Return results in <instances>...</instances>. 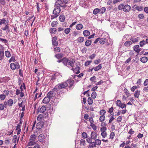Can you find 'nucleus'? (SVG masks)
Listing matches in <instances>:
<instances>
[{
	"label": "nucleus",
	"instance_id": "1",
	"mask_svg": "<svg viewBox=\"0 0 148 148\" xmlns=\"http://www.w3.org/2000/svg\"><path fill=\"white\" fill-rule=\"evenodd\" d=\"M68 86L67 82H66L59 83L53 89V90L55 92H57L58 94L60 93L61 90H60L61 89L67 87Z\"/></svg>",
	"mask_w": 148,
	"mask_h": 148
},
{
	"label": "nucleus",
	"instance_id": "2",
	"mask_svg": "<svg viewBox=\"0 0 148 148\" xmlns=\"http://www.w3.org/2000/svg\"><path fill=\"white\" fill-rule=\"evenodd\" d=\"M75 60L74 59L71 60H69L66 58L64 62V65L66 66H70L71 67L74 66V64L75 63Z\"/></svg>",
	"mask_w": 148,
	"mask_h": 148
},
{
	"label": "nucleus",
	"instance_id": "3",
	"mask_svg": "<svg viewBox=\"0 0 148 148\" xmlns=\"http://www.w3.org/2000/svg\"><path fill=\"white\" fill-rule=\"evenodd\" d=\"M97 134L94 132H91L90 134V137H88L86 139V141L88 143H91L92 139L95 140L97 137Z\"/></svg>",
	"mask_w": 148,
	"mask_h": 148
},
{
	"label": "nucleus",
	"instance_id": "4",
	"mask_svg": "<svg viewBox=\"0 0 148 148\" xmlns=\"http://www.w3.org/2000/svg\"><path fill=\"white\" fill-rule=\"evenodd\" d=\"M66 5H65L63 1L61 0H57L56 1L55 3V7H62L65 8L66 7Z\"/></svg>",
	"mask_w": 148,
	"mask_h": 148
},
{
	"label": "nucleus",
	"instance_id": "5",
	"mask_svg": "<svg viewBox=\"0 0 148 148\" xmlns=\"http://www.w3.org/2000/svg\"><path fill=\"white\" fill-rule=\"evenodd\" d=\"M53 11V14L55 15L58 16V14L61 11V9L60 7H55Z\"/></svg>",
	"mask_w": 148,
	"mask_h": 148
},
{
	"label": "nucleus",
	"instance_id": "6",
	"mask_svg": "<svg viewBox=\"0 0 148 148\" xmlns=\"http://www.w3.org/2000/svg\"><path fill=\"white\" fill-rule=\"evenodd\" d=\"M57 38L55 36L52 38V42L53 46H57L58 45V42L56 41Z\"/></svg>",
	"mask_w": 148,
	"mask_h": 148
},
{
	"label": "nucleus",
	"instance_id": "7",
	"mask_svg": "<svg viewBox=\"0 0 148 148\" xmlns=\"http://www.w3.org/2000/svg\"><path fill=\"white\" fill-rule=\"evenodd\" d=\"M53 90V91H50L49 92L47 95V96L50 99L52 98V97H53L55 95V93L54 92V91Z\"/></svg>",
	"mask_w": 148,
	"mask_h": 148
},
{
	"label": "nucleus",
	"instance_id": "8",
	"mask_svg": "<svg viewBox=\"0 0 148 148\" xmlns=\"http://www.w3.org/2000/svg\"><path fill=\"white\" fill-rule=\"evenodd\" d=\"M44 126V123L42 122H40L38 123L36 125V128L37 129H41Z\"/></svg>",
	"mask_w": 148,
	"mask_h": 148
},
{
	"label": "nucleus",
	"instance_id": "9",
	"mask_svg": "<svg viewBox=\"0 0 148 148\" xmlns=\"http://www.w3.org/2000/svg\"><path fill=\"white\" fill-rule=\"evenodd\" d=\"M45 136L43 134H41L39 135L38 137V140L40 142H43L45 139Z\"/></svg>",
	"mask_w": 148,
	"mask_h": 148
},
{
	"label": "nucleus",
	"instance_id": "10",
	"mask_svg": "<svg viewBox=\"0 0 148 148\" xmlns=\"http://www.w3.org/2000/svg\"><path fill=\"white\" fill-rule=\"evenodd\" d=\"M131 7L130 5H124V7L123 9V11L125 12H128L130 10Z\"/></svg>",
	"mask_w": 148,
	"mask_h": 148
},
{
	"label": "nucleus",
	"instance_id": "11",
	"mask_svg": "<svg viewBox=\"0 0 148 148\" xmlns=\"http://www.w3.org/2000/svg\"><path fill=\"white\" fill-rule=\"evenodd\" d=\"M134 50L136 52L138 53L141 50V49L140 48L139 46L138 45H136L134 47Z\"/></svg>",
	"mask_w": 148,
	"mask_h": 148
},
{
	"label": "nucleus",
	"instance_id": "12",
	"mask_svg": "<svg viewBox=\"0 0 148 148\" xmlns=\"http://www.w3.org/2000/svg\"><path fill=\"white\" fill-rule=\"evenodd\" d=\"M132 44V41H126L124 43V45L127 47H129Z\"/></svg>",
	"mask_w": 148,
	"mask_h": 148
},
{
	"label": "nucleus",
	"instance_id": "13",
	"mask_svg": "<svg viewBox=\"0 0 148 148\" xmlns=\"http://www.w3.org/2000/svg\"><path fill=\"white\" fill-rule=\"evenodd\" d=\"M36 137L37 134H36V133H35V134H32L30 136L29 140L35 141Z\"/></svg>",
	"mask_w": 148,
	"mask_h": 148
},
{
	"label": "nucleus",
	"instance_id": "14",
	"mask_svg": "<svg viewBox=\"0 0 148 148\" xmlns=\"http://www.w3.org/2000/svg\"><path fill=\"white\" fill-rule=\"evenodd\" d=\"M90 143L89 145V147L88 148H92L93 147H95L96 146V144L95 142H92V140H91V143Z\"/></svg>",
	"mask_w": 148,
	"mask_h": 148
},
{
	"label": "nucleus",
	"instance_id": "15",
	"mask_svg": "<svg viewBox=\"0 0 148 148\" xmlns=\"http://www.w3.org/2000/svg\"><path fill=\"white\" fill-rule=\"evenodd\" d=\"M148 58L146 57H143L141 58L140 59V61L143 63L146 62L148 60Z\"/></svg>",
	"mask_w": 148,
	"mask_h": 148
},
{
	"label": "nucleus",
	"instance_id": "16",
	"mask_svg": "<svg viewBox=\"0 0 148 148\" xmlns=\"http://www.w3.org/2000/svg\"><path fill=\"white\" fill-rule=\"evenodd\" d=\"M50 99L48 97V96L45 97L42 100V102L44 103H47L49 102Z\"/></svg>",
	"mask_w": 148,
	"mask_h": 148
},
{
	"label": "nucleus",
	"instance_id": "17",
	"mask_svg": "<svg viewBox=\"0 0 148 148\" xmlns=\"http://www.w3.org/2000/svg\"><path fill=\"white\" fill-rule=\"evenodd\" d=\"M80 69V67H79L77 65V66L75 68V73L76 74H79L80 72L79 71Z\"/></svg>",
	"mask_w": 148,
	"mask_h": 148
},
{
	"label": "nucleus",
	"instance_id": "18",
	"mask_svg": "<svg viewBox=\"0 0 148 148\" xmlns=\"http://www.w3.org/2000/svg\"><path fill=\"white\" fill-rule=\"evenodd\" d=\"M5 26L4 27L1 28L2 29L3 31L9 30L10 29V26L8 24V23L6 24H5Z\"/></svg>",
	"mask_w": 148,
	"mask_h": 148
},
{
	"label": "nucleus",
	"instance_id": "19",
	"mask_svg": "<svg viewBox=\"0 0 148 148\" xmlns=\"http://www.w3.org/2000/svg\"><path fill=\"white\" fill-rule=\"evenodd\" d=\"M106 41V39L105 38H100L99 42L101 44H104Z\"/></svg>",
	"mask_w": 148,
	"mask_h": 148
},
{
	"label": "nucleus",
	"instance_id": "20",
	"mask_svg": "<svg viewBox=\"0 0 148 148\" xmlns=\"http://www.w3.org/2000/svg\"><path fill=\"white\" fill-rule=\"evenodd\" d=\"M4 52L3 50L0 51V60H2L4 58Z\"/></svg>",
	"mask_w": 148,
	"mask_h": 148
},
{
	"label": "nucleus",
	"instance_id": "21",
	"mask_svg": "<svg viewBox=\"0 0 148 148\" xmlns=\"http://www.w3.org/2000/svg\"><path fill=\"white\" fill-rule=\"evenodd\" d=\"M66 82H67L68 85L69 84V87L70 88L73 86L74 83L73 81H71L70 80H67L66 81Z\"/></svg>",
	"mask_w": 148,
	"mask_h": 148
},
{
	"label": "nucleus",
	"instance_id": "22",
	"mask_svg": "<svg viewBox=\"0 0 148 148\" xmlns=\"http://www.w3.org/2000/svg\"><path fill=\"white\" fill-rule=\"evenodd\" d=\"M83 27V26L81 24H77L76 26V29L78 30H80L82 29Z\"/></svg>",
	"mask_w": 148,
	"mask_h": 148
},
{
	"label": "nucleus",
	"instance_id": "23",
	"mask_svg": "<svg viewBox=\"0 0 148 148\" xmlns=\"http://www.w3.org/2000/svg\"><path fill=\"white\" fill-rule=\"evenodd\" d=\"M83 34L85 36H88L90 35V33L87 30H85L83 32Z\"/></svg>",
	"mask_w": 148,
	"mask_h": 148
},
{
	"label": "nucleus",
	"instance_id": "24",
	"mask_svg": "<svg viewBox=\"0 0 148 148\" xmlns=\"http://www.w3.org/2000/svg\"><path fill=\"white\" fill-rule=\"evenodd\" d=\"M63 56L64 55L62 53L58 54L55 55V57L58 59L62 58Z\"/></svg>",
	"mask_w": 148,
	"mask_h": 148
},
{
	"label": "nucleus",
	"instance_id": "25",
	"mask_svg": "<svg viewBox=\"0 0 148 148\" xmlns=\"http://www.w3.org/2000/svg\"><path fill=\"white\" fill-rule=\"evenodd\" d=\"M100 11V9L99 8H95L93 11V13L95 15L98 14Z\"/></svg>",
	"mask_w": 148,
	"mask_h": 148
},
{
	"label": "nucleus",
	"instance_id": "26",
	"mask_svg": "<svg viewBox=\"0 0 148 148\" xmlns=\"http://www.w3.org/2000/svg\"><path fill=\"white\" fill-rule=\"evenodd\" d=\"M65 20V17L64 15H60L59 16V20L60 21L64 22Z\"/></svg>",
	"mask_w": 148,
	"mask_h": 148
},
{
	"label": "nucleus",
	"instance_id": "27",
	"mask_svg": "<svg viewBox=\"0 0 148 148\" xmlns=\"http://www.w3.org/2000/svg\"><path fill=\"white\" fill-rule=\"evenodd\" d=\"M91 43L92 41L91 40H87L85 42V45L86 46H88L91 44Z\"/></svg>",
	"mask_w": 148,
	"mask_h": 148
},
{
	"label": "nucleus",
	"instance_id": "28",
	"mask_svg": "<svg viewBox=\"0 0 148 148\" xmlns=\"http://www.w3.org/2000/svg\"><path fill=\"white\" fill-rule=\"evenodd\" d=\"M10 67L13 70H14L16 69V64L14 63H11L10 64Z\"/></svg>",
	"mask_w": 148,
	"mask_h": 148
},
{
	"label": "nucleus",
	"instance_id": "29",
	"mask_svg": "<svg viewBox=\"0 0 148 148\" xmlns=\"http://www.w3.org/2000/svg\"><path fill=\"white\" fill-rule=\"evenodd\" d=\"M49 32L52 34H55L56 32V29L55 28H51L49 29Z\"/></svg>",
	"mask_w": 148,
	"mask_h": 148
},
{
	"label": "nucleus",
	"instance_id": "30",
	"mask_svg": "<svg viewBox=\"0 0 148 148\" xmlns=\"http://www.w3.org/2000/svg\"><path fill=\"white\" fill-rule=\"evenodd\" d=\"M8 105L10 106H11L13 104V101L12 99H10L8 101Z\"/></svg>",
	"mask_w": 148,
	"mask_h": 148
},
{
	"label": "nucleus",
	"instance_id": "31",
	"mask_svg": "<svg viewBox=\"0 0 148 148\" xmlns=\"http://www.w3.org/2000/svg\"><path fill=\"white\" fill-rule=\"evenodd\" d=\"M102 67L101 64H99L94 68V70L96 71L101 69Z\"/></svg>",
	"mask_w": 148,
	"mask_h": 148
},
{
	"label": "nucleus",
	"instance_id": "32",
	"mask_svg": "<svg viewBox=\"0 0 148 148\" xmlns=\"http://www.w3.org/2000/svg\"><path fill=\"white\" fill-rule=\"evenodd\" d=\"M88 102L90 105H91L93 103V100L90 97H88Z\"/></svg>",
	"mask_w": 148,
	"mask_h": 148
},
{
	"label": "nucleus",
	"instance_id": "33",
	"mask_svg": "<svg viewBox=\"0 0 148 148\" xmlns=\"http://www.w3.org/2000/svg\"><path fill=\"white\" fill-rule=\"evenodd\" d=\"M46 110V107L45 106H42V107L40 108V113H43Z\"/></svg>",
	"mask_w": 148,
	"mask_h": 148
},
{
	"label": "nucleus",
	"instance_id": "34",
	"mask_svg": "<svg viewBox=\"0 0 148 148\" xmlns=\"http://www.w3.org/2000/svg\"><path fill=\"white\" fill-rule=\"evenodd\" d=\"M140 91L139 90H137L136 91L134 94V96L135 97L138 98L140 95Z\"/></svg>",
	"mask_w": 148,
	"mask_h": 148
},
{
	"label": "nucleus",
	"instance_id": "35",
	"mask_svg": "<svg viewBox=\"0 0 148 148\" xmlns=\"http://www.w3.org/2000/svg\"><path fill=\"white\" fill-rule=\"evenodd\" d=\"M84 38L82 37H79L77 39V40L79 42L81 43L84 40Z\"/></svg>",
	"mask_w": 148,
	"mask_h": 148
},
{
	"label": "nucleus",
	"instance_id": "36",
	"mask_svg": "<svg viewBox=\"0 0 148 148\" xmlns=\"http://www.w3.org/2000/svg\"><path fill=\"white\" fill-rule=\"evenodd\" d=\"M5 56L7 58H9L11 56V55L9 51H5Z\"/></svg>",
	"mask_w": 148,
	"mask_h": 148
},
{
	"label": "nucleus",
	"instance_id": "37",
	"mask_svg": "<svg viewBox=\"0 0 148 148\" xmlns=\"http://www.w3.org/2000/svg\"><path fill=\"white\" fill-rule=\"evenodd\" d=\"M82 136L84 139H85L86 138H88V135L85 132H83L82 134Z\"/></svg>",
	"mask_w": 148,
	"mask_h": 148
},
{
	"label": "nucleus",
	"instance_id": "38",
	"mask_svg": "<svg viewBox=\"0 0 148 148\" xmlns=\"http://www.w3.org/2000/svg\"><path fill=\"white\" fill-rule=\"evenodd\" d=\"M139 44L140 47H142L144 45L146 44V43L145 42V41L143 40L142 41L140 42Z\"/></svg>",
	"mask_w": 148,
	"mask_h": 148
},
{
	"label": "nucleus",
	"instance_id": "39",
	"mask_svg": "<svg viewBox=\"0 0 148 148\" xmlns=\"http://www.w3.org/2000/svg\"><path fill=\"white\" fill-rule=\"evenodd\" d=\"M36 143L34 141L29 140V142L28 143V145L29 146H32L35 145Z\"/></svg>",
	"mask_w": 148,
	"mask_h": 148
},
{
	"label": "nucleus",
	"instance_id": "40",
	"mask_svg": "<svg viewBox=\"0 0 148 148\" xmlns=\"http://www.w3.org/2000/svg\"><path fill=\"white\" fill-rule=\"evenodd\" d=\"M71 29L70 28H68L65 29L64 30V33L66 34H69L70 32Z\"/></svg>",
	"mask_w": 148,
	"mask_h": 148
},
{
	"label": "nucleus",
	"instance_id": "41",
	"mask_svg": "<svg viewBox=\"0 0 148 148\" xmlns=\"http://www.w3.org/2000/svg\"><path fill=\"white\" fill-rule=\"evenodd\" d=\"M58 23L56 21L52 22L51 23V25L53 27H56Z\"/></svg>",
	"mask_w": 148,
	"mask_h": 148
},
{
	"label": "nucleus",
	"instance_id": "42",
	"mask_svg": "<svg viewBox=\"0 0 148 148\" xmlns=\"http://www.w3.org/2000/svg\"><path fill=\"white\" fill-rule=\"evenodd\" d=\"M6 20L5 19H3L0 20V25H1L2 24H6Z\"/></svg>",
	"mask_w": 148,
	"mask_h": 148
},
{
	"label": "nucleus",
	"instance_id": "43",
	"mask_svg": "<svg viewBox=\"0 0 148 148\" xmlns=\"http://www.w3.org/2000/svg\"><path fill=\"white\" fill-rule=\"evenodd\" d=\"M106 9L105 7H103L100 10V14H103L106 11Z\"/></svg>",
	"mask_w": 148,
	"mask_h": 148
},
{
	"label": "nucleus",
	"instance_id": "44",
	"mask_svg": "<svg viewBox=\"0 0 148 148\" xmlns=\"http://www.w3.org/2000/svg\"><path fill=\"white\" fill-rule=\"evenodd\" d=\"M124 7V5L123 4H121L119 5L118 6V9L119 10H123Z\"/></svg>",
	"mask_w": 148,
	"mask_h": 148
},
{
	"label": "nucleus",
	"instance_id": "45",
	"mask_svg": "<svg viewBox=\"0 0 148 148\" xmlns=\"http://www.w3.org/2000/svg\"><path fill=\"white\" fill-rule=\"evenodd\" d=\"M95 142L96 145H100L101 144V141L99 139H96L95 140Z\"/></svg>",
	"mask_w": 148,
	"mask_h": 148
},
{
	"label": "nucleus",
	"instance_id": "46",
	"mask_svg": "<svg viewBox=\"0 0 148 148\" xmlns=\"http://www.w3.org/2000/svg\"><path fill=\"white\" fill-rule=\"evenodd\" d=\"M97 93L95 92H93L91 94V97L93 99H95L96 97Z\"/></svg>",
	"mask_w": 148,
	"mask_h": 148
},
{
	"label": "nucleus",
	"instance_id": "47",
	"mask_svg": "<svg viewBox=\"0 0 148 148\" xmlns=\"http://www.w3.org/2000/svg\"><path fill=\"white\" fill-rule=\"evenodd\" d=\"M6 98V96L4 94H1L0 95V98L2 100H3L5 99Z\"/></svg>",
	"mask_w": 148,
	"mask_h": 148
},
{
	"label": "nucleus",
	"instance_id": "48",
	"mask_svg": "<svg viewBox=\"0 0 148 148\" xmlns=\"http://www.w3.org/2000/svg\"><path fill=\"white\" fill-rule=\"evenodd\" d=\"M43 116L42 114H39L37 117V120L38 121H39L40 122L41 120L43 118Z\"/></svg>",
	"mask_w": 148,
	"mask_h": 148
},
{
	"label": "nucleus",
	"instance_id": "49",
	"mask_svg": "<svg viewBox=\"0 0 148 148\" xmlns=\"http://www.w3.org/2000/svg\"><path fill=\"white\" fill-rule=\"evenodd\" d=\"M66 58L64 57L62 59H60L59 60H58L57 62L58 63H60L61 62H62L63 64L64 65V62Z\"/></svg>",
	"mask_w": 148,
	"mask_h": 148
},
{
	"label": "nucleus",
	"instance_id": "50",
	"mask_svg": "<svg viewBox=\"0 0 148 148\" xmlns=\"http://www.w3.org/2000/svg\"><path fill=\"white\" fill-rule=\"evenodd\" d=\"M105 116H104L101 115L99 118V121L100 122H102L104 121L105 119Z\"/></svg>",
	"mask_w": 148,
	"mask_h": 148
},
{
	"label": "nucleus",
	"instance_id": "51",
	"mask_svg": "<svg viewBox=\"0 0 148 148\" xmlns=\"http://www.w3.org/2000/svg\"><path fill=\"white\" fill-rule=\"evenodd\" d=\"M106 112L104 110H101L100 112V114L101 115L104 116V114H105Z\"/></svg>",
	"mask_w": 148,
	"mask_h": 148
},
{
	"label": "nucleus",
	"instance_id": "52",
	"mask_svg": "<svg viewBox=\"0 0 148 148\" xmlns=\"http://www.w3.org/2000/svg\"><path fill=\"white\" fill-rule=\"evenodd\" d=\"M143 9V7L141 6H138L136 5V10H137L138 11H141Z\"/></svg>",
	"mask_w": 148,
	"mask_h": 148
},
{
	"label": "nucleus",
	"instance_id": "53",
	"mask_svg": "<svg viewBox=\"0 0 148 148\" xmlns=\"http://www.w3.org/2000/svg\"><path fill=\"white\" fill-rule=\"evenodd\" d=\"M54 51L57 52H59L61 51L60 48L59 47L55 48H54Z\"/></svg>",
	"mask_w": 148,
	"mask_h": 148
},
{
	"label": "nucleus",
	"instance_id": "54",
	"mask_svg": "<svg viewBox=\"0 0 148 148\" xmlns=\"http://www.w3.org/2000/svg\"><path fill=\"white\" fill-rule=\"evenodd\" d=\"M101 135L102 136V137L103 138H105L107 136V133L106 132H102Z\"/></svg>",
	"mask_w": 148,
	"mask_h": 148
},
{
	"label": "nucleus",
	"instance_id": "55",
	"mask_svg": "<svg viewBox=\"0 0 148 148\" xmlns=\"http://www.w3.org/2000/svg\"><path fill=\"white\" fill-rule=\"evenodd\" d=\"M130 40L133 43L136 42L138 41V38H136L135 39L131 38L130 39Z\"/></svg>",
	"mask_w": 148,
	"mask_h": 148
},
{
	"label": "nucleus",
	"instance_id": "56",
	"mask_svg": "<svg viewBox=\"0 0 148 148\" xmlns=\"http://www.w3.org/2000/svg\"><path fill=\"white\" fill-rule=\"evenodd\" d=\"M115 134L114 132H112L110 135V138L111 139H113L114 136Z\"/></svg>",
	"mask_w": 148,
	"mask_h": 148
},
{
	"label": "nucleus",
	"instance_id": "57",
	"mask_svg": "<svg viewBox=\"0 0 148 148\" xmlns=\"http://www.w3.org/2000/svg\"><path fill=\"white\" fill-rule=\"evenodd\" d=\"M90 126L92 127L93 129L94 130H97V127L93 123H90Z\"/></svg>",
	"mask_w": 148,
	"mask_h": 148
},
{
	"label": "nucleus",
	"instance_id": "58",
	"mask_svg": "<svg viewBox=\"0 0 148 148\" xmlns=\"http://www.w3.org/2000/svg\"><path fill=\"white\" fill-rule=\"evenodd\" d=\"M122 120V117L121 116H119L117 119L116 121L118 123L120 122Z\"/></svg>",
	"mask_w": 148,
	"mask_h": 148
},
{
	"label": "nucleus",
	"instance_id": "59",
	"mask_svg": "<svg viewBox=\"0 0 148 148\" xmlns=\"http://www.w3.org/2000/svg\"><path fill=\"white\" fill-rule=\"evenodd\" d=\"M80 145H84L85 144V141L84 139H81L80 140Z\"/></svg>",
	"mask_w": 148,
	"mask_h": 148
},
{
	"label": "nucleus",
	"instance_id": "60",
	"mask_svg": "<svg viewBox=\"0 0 148 148\" xmlns=\"http://www.w3.org/2000/svg\"><path fill=\"white\" fill-rule=\"evenodd\" d=\"M143 91L144 92H148V86L145 87Z\"/></svg>",
	"mask_w": 148,
	"mask_h": 148
},
{
	"label": "nucleus",
	"instance_id": "61",
	"mask_svg": "<svg viewBox=\"0 0 148 148\" xmlns=\"http://www.w3.org/2000/svg\"><path fill=\"white\" fill-rule=\"evenodd\" d=\"M116 104L118 106L120 107L121 104V101L119 100H117L116 101Z\"/></svg>",
	"mask_w": 148,
	"mask_h": 148
},
{
	"label": "nucleus",
	"instance_id": "62",
	"mask_svg": "<svg viewBox=\"0 0 148 148\" xmlns=\"http://www.w3.org/2000/svg\"><path fill=\"white\" fill-rule=\"evenodd\" d=\"M143 84L144 86L148 85V79H146L144 82Z\"/></svg>",
	"mask_w": 148,
	"mask_h": 148
},
{
	"label": "nucleus",
	"instance_id": "63",
	"mask_svg": "<svg viewBox=\"0 0 148 148\" xmlns=\"http://www.w3.org/2000/svg\"><path fill=\"white\" fill-rule=\"evenodd\" d=\"M92 62V61H86L85 63V65L86 66H88Z\"/></svg>",
	"mask_w": 148,
	"mask_h": 148
},
{
	"label": "nucleus",
	"instance_id": "64",
	"mask_svg": "<svg viewBox=\"0 0 148 148\" xmlns=\"http://www.w3.org/2000/svg\"><path fill=\"white\" fill-rule=\"evenodd\" d=\"M106 127H102L101 128L100 131L102 132H105L106 130Z\"/></svg>",
	"mask_w": 148,
	"mask_h": 148
}]
</instances>
